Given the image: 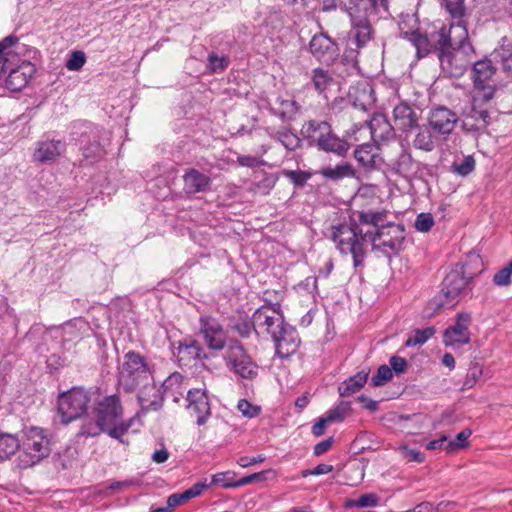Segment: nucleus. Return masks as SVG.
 Listing matches in <instances>:
<instances>
[{
  "label": "nucleus",
  "mask_w": 512,
  "mask_h": 512,
  "mask_svg": "<svg viewBox=\"0 0 512 512\" xmlns=\"http://www.w3.org/2000/svg\"><path fill=\"white\" fill-rule=\"evenodd\" d=\"M349 97L355 108L366 111L374 103L373 91L368 84H362L349 92Z\"/></svg>",
  "instance_id": "28"
},
{
  "label": "nucleus",
  "mask_w": 512,
  "mask_h": 512,
  "mask_svg": "<svg viewBox=\"0 0 512 512\" xmlns=\"http://www.w3.org/2000/svg\"><path fill=\"white\" fill-rule=\"evenodd\" d=\"M183 190L186 194H196L208 190L211 184L209 175L197 169H187L183 175Z\"/></svg>",
  "instance_id": "24"
},
{
  "label": "nucleus",
  "mask_w": 512,
  "mask_h": 512,
  "mask_svg": "<svg viewBox=\"0 0 512 512\" xmlns=\"http://www.w3.org/2000/svg\"><path fill=\"white\" fill-rule=\"evenodd\" d=\"M231 329L242 338H248L254 332L253 320L249 321L247 318L239 317L233 320Z\"/></svg>",
  "instance_id": "42"
},
{
  "label": "nucleus",
  "mask_w": 512,
  "mask_h": 512,
  "mask_svg": "<svg viewBox=\"0 0 512 512\" xmlns=\"http://www.w3.org/2000/svg\"><path fill=\"white\" fill-rule=\"evenodd\" d=\"M311 82L314 89L320 94L326 92L335 84V80L330 72L322 68L312 70Z\"/></svg>",
  "instance_id": "34"
},
{
  "label": "nucleus",
  "mask_w": 512,
  "mask_h": 512,
  "mask_svg": "<svg viewBox=\"0 0 512 512\" xmlns=\"http://www.w3.org/2000/svg\"><path fill=\"white\" fill-rule=\"evenodd\" d=\"M276 104L278 106L272 108V111L284 121L292 120L299 110L298 103L290 98L284 99L279 97Z\"/></svg>",
  "instance_id": "35"
},
{
  "label": "nucleus",
  "mask_w": 512,
  "mask_h": 512,
  "mask_svg": "<svg viewBox=\"0 0 512 512\" xmlns=\"http://www.w3.org/2000/svg\"><path fill=\"white\" fill-rule=\"evenodd\" d=\"M495 67L491 60L483 59L477 61L473 66V82L475 86L474 102L480 100L489 101L494 95V87L490 84L492 76L495 74Z\"/></svg>",
  "instance_id": "11"
},
{
  "label": "nucleus",
  "mask_w": 512,
  "mask_h": 512,
  "mask_svg": "<svg viewBox=\"0 0 512 512\" xmlns=\"http://www.w3.org/2000/svg\"><path fill=\"white\" fill-rule=\"evenodd\" d=\"M203 350L194 340L179 341L173 344V356L182 366H190L193 361L200 359Z\"/></svg>",
  "instance_id": "23"
},
{
  "label": "nucleus",
  "mask_w": 512,
  "mask_h": 512,
  "mask_svg": "<svg viewBox=\"0 0 512 512\" xmlns=\"http://www.w3.org/2000/svg\"><path fill=\"white\" fill-rule=\"evenodd\" d=\"M209 487V485L206 483V481H200L195 483L192 487L182 492V499L184 501H188L192 498H195L202 494L204 490H206Z\"/></svg>",
  "instance_id": "58"
},
{
  "label": "nucleus",
  "mask_w": 512,
  "mask_h": 512,
  "mask_svg": "<svg viewBox=\"0 0 512 512\" xmlns=\"http://www.w3.org/2000/svg\"><path fill=\"white\" fill-rule=\"evenodd\" d=\"M272 339L276 353L281 358L294 353L300 342L296 329L285 322L277 328L276 332H273Z\"/></svg>",
  "instance_id": "15"
},
{
  "label": "nucleus",
  "mask_w": 512,
  "mask_h": 512,
  "mask_svg": "<svg viewBox=\"0 0 512 512\" xmlns=\"http://www.w3.org/2000/svg\"><path fill=\"white\" fill-rule=\"evenodd\" d=\"M402 456L410 462L421 463L424 461V455L416 449H410L407 446H401L400 448Z\"/></svg>",
  "instance_id": "61"
},
{
  "label": "nucleus",
  "mask_w": 512,
  "mask_h": 512,
  "mask_svg": "<svg viewBox=\"0 0 512 512\" xmlns=\"http://www.w3.org/2000/svg\"><path fill=\"white\" fill-rule=\"evenodd\" d=\"M237 408L242 413V415L247 418H254L258 416L261 411L259 406L251 404L246 399L239 400Z\"/></svg>",
  "instance_id": "52"
},
{
  "label": "nucleus",
  "mask_w": 512,
  "mask_h": 512,
  "mask_svg": "<svg viewBox=\"0 0 512 512\" xmlns=\"http://www.w3.org/2000/svg\"><path fill=\"white\" fill-rule=\"evenodd\" d=\"M234 473L227 471V472H220L217 474H214L212 476V484L219 485L223 488H237V481H234Z\"/></svg>",
  "instance_id": "48"
},
{
  "label": "nucleus",
  "mask_w": 512,
  "mask_h": 512,
  "mask_svg": "<svg viewBox=\"0 0 512 512\" xmlns=\"http://www.w3.org/2000/svg\"><path fill=\"white\" fill-rule=\"evenodd\" d=\"M472 316L468 312L458 313L455 323L447 327L443 333V343L447 347H460L469 344L471 341L470 326Z\"/></svg>",
  "instance_id": "12"
},
{
  "label": "nucleus",
  "mask_w": 512,
  "mask_h": 512,
  "mask_svg": "<svg viewBox=\"0 0 512 512\" xmlns=\"http://www.w3.org/2000/svg\"><path fill=\"white\" fill-rule=\"evenodd\" d=\"M391 167L400 175L408 176L414 172L415 163L411 154L402 150L397 158L391 161Z\"/></svg>",
  "instance_id": "36"
},
{
  "label": "nucleus",
  "mask_w": 512,
  "mask_h": 512,
  "mask_svg": "<svg viewBox=\"0 0 512 512\" xmlns=\"http://www.w3.org/2000/svg\"><path fill=\"white\" fill-rule=\"evenodd\" d=\"M209 487V485L206 483V481H200L195 483L192 487L182 492V499L184 501H188L192 498H195L202 494L204 490H206Z\"/></svg>",
  "instance_id": "56"
},
{
  "label": "nucleus",
  "mask_w": 512,
  "mask_h": 512,
  "mask_svg": "<svg viewBox=\"0 0 512 512\" xmlns=\"http://www.w3.org/2000/svg\"><path fill=\"white\" fill-rule=\"evenodd\" d=\"M143 386L138 393V402L141 407L140 412L141 415L146 414L150 410H158L161 408L163 404V393L160 388H158L153 382L150 380L142 383Z\"/></svg>",
  "instance_id": "20"
},
{
  "label": "nucleus",
  "mask_w": 512,
  "mask_h": 512,
  "mask_svg": "<svg viewBox=\"0 0 512 512\" xmlns=\"http://www.w3.org/2000/svg\"><path fill=\"white\" fill-rule=\"evenodd\" d=\"M472 432L470 429H464L460 433L457 434L454 440H450L445 446V450L448 453L454 452L459 449L466 448L469 443L468 439L471 436Z\"/></svg>",
  "instance_id": "46"
},
{
  "label": "nucleus",
  "mask_w": 512,
  "mask_h": 512,
  "mask_svg": "<svg viewBox=\"0 0 512 512\" xmlns=\"http://www.w3.org/2000/svg\"><path fill=\"white\" fill-rule=\"evenodd\" d=\"M91 402V394L83 388H72L58 399V412L63 423L72 422L83 416Z\"/></svg>",
  "instance_id": "10"
},
{
  "label": "nucleus",
  "mask_w": 512,
  "mask_h": 512,
  "mask_svg": "<svg viewBox=\"0 0 512 512\" xmlns=\"http://www.w3.org/2000/svg\"><path fill=\"white\" fill-rule=\"evenodd\" d=\"M270 472L271 471H261V472L253 473L251 475L242 477L241 479H239L237 481V485H238V487H241V486L249 485L251 483L265 481V480H267L266 475Z\"/></svg>",
  "instance_id": "60"
},
{
  "label": "nucleus",
  "mask_w": 512,
  "mask_h": 512,
  "mask_svg": "<svg viewBox=\"0 0 512 512\" xmlns=\"http://www.w3.org/2000/svg\"><path fill=\"white\" fill-rule=\"evenodd\" d=\"M368 372L362 370L349 377L338 386V393L341 397H348L357 393L368 380Z\"/></svg>",
  "instance_id": "30"
},
{
  "label": "nucleus",
  "mask_w": 512,
  "mask_h": 512,
  "mask_svg": "<svg viewBox=\"0 0 512 512\" xmlns=\"http://www.w3.org/2000/svg\"><path fill=\"white\" fill-rule=\"evenodd\" d=\"M209 487V485L206 483V481H200L195 483L192 487L182 492V499L184 501H188L192 498H195L202 494L204 490H206Z\"/></svg>",
  "instance_id": "57"
},
{
  "label": "nucleus",
  "mask_w": 512,
  "mask_h": 512,
  "mask_svg": "<svg viewBox=\"0 0 512 512\" xmlns=\"http://www.w3.org/2000/svg\"><path fill=\"white\" fill-rule=\"evenodd\" d=\"M372 37L371 25L368 22H355L352 23V28L348 34V46L351 53L354 52V47L360 49L364 47Z\"/></svg>",
  "instance_id": "25"
},
{
  "label": "nucleus",
  "mask_w": 512,
  "mask_h": 512,
  "mask_svg": "<svg viewBox=\"0 0 512 512\" xmlns=\"http://www.w3.org/2000/svg\"><path fill=\"white\" fill-rule=\"evenodd\" d=\"M148 380H151V375L144 357L135 351L127 352L119 367V385L131 392Z\"/></svg>",
  "instance_id": "8"
},
{
  "label": "nucleus",
  "mask_w": 512,
  "mask_h": 512,
  "mask_svg": "<svg viewBox=\"0 0 512 512\" xmlns=\"http://www.w3.org/2000/svg\"><path fill=\"white\" fill-rule=\"evenodd\" d=\"M369 127L373 139H384L388 137L394 129V127L391 126L382 115L374 117L371 120Z\"/></svg>",
  "instance_id": "37"
},
{
  "label": "nucleus",
  "mask_w": 512,
  "mask_h": 512,
  "mask_svg": "<svg viewBox=\"0 0 512 512\" xmlns=\"http://www.w3.org/2000/svg\"><path fill=\"white\" fill-rule=\"evenodd\" d=\"M22 433L17 461L20 468L26 469L47 457L50 447L43 429L31 426L25 428Z\"/></svg>",
  "instance_id": "6"
},
{
  "label": "nucleus",
  "mask_w": 512,
  "mask_h": 512,
  "mask_svg": "<svg viewBox=\"0 0 512 512\" xmlns=\"http://www.w3.org/2000/svg\"><path fill=\"white\" fill-rule=\"evenodd\" d=\"M404 38L415 47L419 58H423L434 51L429 36L421 34L418 30L405 32Z\"/></svg>",
  "instance_id": "31"
},
{
  "label": "nucleus",
  "mask_w": 512,
  "mask_h": 512,
  "mask_svg": "<svg viewBox=\"0 0 512 512\" xmlns=\"http://www.w3.org/2000/svg\"><path fill=\"white\" fill-rule=\"evenodd\" d=\"M20 440L11 433L0 432V461L10 459L17 451L19 452Z\"/></svg>",
  "instance_id": "33"
},
{
  "label": "nucleus",
  "mask_w": 512,
  "mask_h": 512,
  "mask_svg": "<svg viewBox=\"0 0 512 512\" xmlns=\"http://www.w3.org/2000/svg\"><path fill=\"white\" fill-rule=\"evenodd\" d=\"M285 176L289 178L294 184L302 186L304 185L309 176L303 171L287 170L284 172Z\"/></svg>",
  "instance_id": "63"
},
{
  "label": "nucleus",
  "mask_w": 512,
  "mask_h": 512,
  "mask_svg": "<svg viewBox=\"0 0 512 512\" xmlns=\"http://www.w3.org/2000/svg\"><path fill=\"white\" fill-rule=\"evenodd\" d=\"M319 174L326 179L339 181L344 178H353L356 174L355 169L350 163H340L335 167H323Z\"/></svg>",
  "instance_id": "32"
},
{
  "label": "nucleus",
  "mask_w": 512,
  "mask_h": 512,
  "mask_svg": "<svg viewBox=\"0 0 512 512\" xmlns=\"http://www.w3.org/2000/svg\"><path fill=\"white\" fill-rule=\"evenodd\" d=\"M106 151L104 145L100 144L97 141H93L83 148V156L90 163L95 162L96 160L102 158L105 155Z\"/></svg>",
  "instance_id": "44"
},
{
  "label": "nucleus",
  "mask_w": 512,
  "mask_h": 512,
  "mask_svg": "<svg viewBox=\"0 0 512 512\" xmlns=\"http://www.w3.org/2000/svg\"><path fill=\"white\" fill-rule=\"evenodd\" d=\"M224 361L227 368L242 379L254 380L258 376V364L236 340L227 346Z\"/></svg>",
  "instance_id": "9"
},
{
  "label": "nucleus",
  "mask_w": 512,
  "mask_h": 512,
  "mask_svg": "<svg viewBox=\"0 0 512 512\" xmlns=\"http://www.w3.org/2000/svg\"><path fill=\"white\" fill-rule=\"evenodd\" d=\"M276 183V178L273 174H265L262 177V180L255 183V192L261 193L263 195L268 194L269 191L274 187Z\"/></svg>",
  "instance_id": "54"
},
{
  "label": "nucleus",
  "mask_w": 512,
  "mask_h": 512,
  "mask_svg": "<svg viewBox=\"0 0 512 512\" xmlns=\"http://www.w3.org/2000/svg\"><path fill=\"white\" fill-rule=\"evenodd\" d=\"M441 5L445 7L453 20L463 21L465 13L464 0H439Z\"/></svg>",
  "instance_id": "41"
},
{
  "label": "nucleus",
  "mask_w": 512,
  "mask_h": 512,
  "mask_svg": "<svg viewBox=\"0 0 512 512\" xmlns=\"http://www.w3.org/2000/svg\"><path fill=\"white\" fill-rule=\"evenodd\" d=\"M434 225V219L430 213H420L415 221V228L419 232H428Z\"/></svg>",
  "instance_id": "53"
},
{
  "label": "nucleus",
  "mask_w": 512,
  "mask_h": 512,
  "mask_svg": "<svg viewBox=\"0 0 512 512\" xmlns=\"http://www.w3.org/2000/svg\"><path fill=\"white\" fill-rule=\"evenodd\" d=\"M389 364L392 372L394 371L397 374L405 372L408 366L406 359L400 356H392Z\"/></svg>",
  "instance_id": "64"
},
{
  "label": "nucleus",
  "mask_w": 512,
  "mask_h": 512,
  "mask_svg": "<svg viewBox=\"0 0 512 512\" xmlns=\"http://www.w3.org/2000/svg\"><path fill=\"white\" fill-rule=\"evenodd\" d=\"M345 11L352 23L368 22V18L376 12L370 0H349L345 4Z\"/></svg>",
  "instance_id": "26"
},
{
  "label": "nucleus",
  "mask_w": 512,
  "mask_h": 512,
  "mask_svg": "<svg viewBox=\"0 0 512 512\" xmlns=\"http://www.w3.org/2000/svg\"><path fill=\"white\" fill-rule=\"evenodd\" d=\"M18 44L16 36H7L0 41V80L5 78L6 87L11 91H20L28 84L35 73V67L28 61H22L12 51Z\"/></svg>",
  "instance_id": "3"
},
{
  "label": "nucleus",
  "mask_w": 512,
  "mask_h": 512,
  "mask_svg": "<svg viewBox=\"0 0 512 512\" xmlns=\"http://www.w3.org/2000/svg\"><path fill=\"white\" fill-rule=\"evenodd\" d=\"M302 136L311 146L319 151L345 157L350 149V143L339 137L328 121L312 119L304 122L301 128Z\"/></svg>",
  "instance_id": "4"
},
{
  "label": "nucleus",
  "mask_w": 512,
  "mask_h": 512,
  "mask_svg": "<svg viewBox=\"0 0 512 512\" xmlns=\"http://www.w3.org/2000/svg\"><path fill=\"white\" fill-rule=\"evenodd\" d=\"M480 268L481 260L478 255L473 254L468 258L467 275L463 266L455 267L446 275L441 292L446 298L447 305H452L456 297L468 287L470 280L479 272Z\"/></svg>",
  "instance_id": "7"
},
{
  "label": "nucleus",
  "mask_w": 512,
  "mask_h": 512,
  "mask_svg": "<svg viewBox=\"0 0 512 512\" xmlns=\"http://www.w3.org/2000/svg\"><path fill=\"white\" fill-rule=\"evenodd\" d=\"M355 159L364 167L372 168L379 165L381 158L378 147L372 144H363L354 151Z\"/></svg>",
  "instance_id": "29"
},
{
  "label": "nucleus",
  "mask_w": 512,
  "mask_h": 512,
  "mask_svg": "<svg viewBox=\"0 0 512 512\" xmlns=\"http://www.w3.org/2000/svg\"><path fill=\"white\" fill-rule=\"evenodd\" d=\"M454 21L455 22H453L450 27H446L443 24L438 28L435 26V30L428 34L434 51H436L438 55L452 49V44H458V39H455L458 32H454L453 30L458 24L464 25V22L459 20Z\"/></svg>",
  "instance_id": "18"
},
{
  "label": "nucleus",
  "mask_w": 512,
  "mask_h": 512,
  "mask_svg": "<svg viewBox=\"0 0 512 512\" xmlns=\"http://www.w3.org/2000/svg\"><path fill=\"white\" fill-rule=\"evenodd\" d=\"M511 272L507 267L499 270L493 277V282L497 286H507L511 283Z\"/></svg>",
  "instance_id": "62"
},
{
  "label": "nucleus",
  "mask_w": 512,
  "mask_h": 512,
  "mask_svg": "<svg viewBox=\"0 0 512 512\" xmlns=\"http://www.w3.org/2000/svg\"><path fill=\"white\" fill-rule=\"evenodd\" d=\"M393 122L395 128L408 132L418 127V114L410 104L401 102L393 109Z\"/></svg>",
  "instance_id": "21"
},
{
  "label": "nucleus",
  "mask_w": 512,
  "mask_h": 512,
  "mask_svg": "<svg viewBox=\"0 0 512 512\" xmlns=\"http://www.w3.org/2000/svg\"><path fill=\"white\" fill-rule=\"evenodd\" d=\"M65 150L66 144L61 140H44L38 142L33 158L37 162L48 163L55 161Z\"/></svg>",
  "instance_id": "22"
},
{
  "label": "nucleus",
  "mask_w": 512,
  "mask_h": 512,
  "mask_svg": "<svg viewBox=\"0 0 512 512\" xmlns=\"http://www.w3.org/2000/svg\"><path fill=\"white\" fill-rule=\"evenodd\" d=\"M183 380L184 377L180 373H173L162 384L164 393L167 396H172L174 402H178L180 398L174 395L173 389L181 387Z\"/></svg>",
  "instance_id": "43"
},
{
  "label": "nucleus",
  "mask_w": 512,
  "mask_h": 512,
  "mask_svg": "<svg viewBox=\"0 0 512 512\" xmlns=\"http://www.w3.org/2000/svg\"><path fill=\"white\" fill-rule=\"evenodd\" d=\"M199 331L204 343L210 350L221 351L226 344V332L215 317L202 315L199 319Z\"/></svg>",
  "instance_id": "13"
},
{
  "label": "nucleus",
  "mask_w": 512,
  "mask_h": 512,
  "mask_svg": "<svg viewBox=\"0 0 512 512\" xmlns=\"http://www.w3.org/2000/svg\"><path fill=\"white\" fill-rule=\"evenodd\" d=\"M483 375V367L481 364L472 363L467 371L466 378L463 383V390L470 389L480 380Z\"/></svg>",
  "instance_id": "45"
},
{
  "label": "nucleus",
  "mask_w": 512,
  "mask_h": 512,
  "mask_svg": "<svg viewBox=\"0 0 512 512\" xmlns=\"http://www.w3.org/2000/svg\"><path fill=\"white\" fill-rule=\"evenodd\" d=\"M379 502V497L374 493H367L361 495L358 499L352 502V506L362 507H375Z\"/></svg>",
  "instance_id": "55"
},
{
  "label": "nucleus",
  "mask_w": 512,
  "mask_h": 512,
  "mask_svg": "<svg viewBox=\"0 0 512 512\" xmlns=\"http://www.w3.org/2000/svg\"><path fill=\"white\" fill-rule=\"evenodd\" d=\"M458 121L457 115L446 107H437L431 110L429 115V126L438 134H450Z\"/></svg>",
  "instance_id": "19"
},
{
  "label": "nucleus",
  "mask_w": 512,
  "mask_h": 512,
  "mask_svg": "<svg viewBox=\"0 0 512 512\" xmlns=\"http://www.w3.org/2000/svg\"><path fill=\"white\" fill-rule=\"evenodd\" d=\"M252 320L256 334L267 333L271 336L284 322L282 316L268 306L257 309L252 315Z\"/></svg>",
  "instance_id": "16"
},
{
  "label": "nucleus",
  "mask_w": 512,
  "mask_h": 512,
  "mask_svg": "<svg viewBox=\"0 0 512 512\" xmlns=\"http://www.w3.org/2000/svg\"><path fill=\"white\" fill-rule=\"evenodd\" d=\"M85 62V54L82 51H74L66 62V68L70 71H79Z\"/></svg>",
  "instance_id": "51"
},
{
  "label": "nucleus",
  "mask_w": 512,
  "mask_h": 512,
  "mask_svg": "<svg viewBox=\"0 0 512 512\" xmlns=\"http://www.w3.org/2000/svg\"><path fill=\"white\" fill-rule=\"evenodd\" d=\"M92 413L94 420L84 421L79 433L84 436L95 437L105 432L122 444H128L123 436L140 418V414L137 413L128 420H123V407L119 396L116 394L105 396L95 402Z\"/></svg>",
  "instance_id": "2"
},
{
  "label": "nucleus",
  "mask_w": 512,
  "mask_h": 512,
  "mask_svg": "<svg viewBox=\"0 0 512 512\" xmlns=\"http://www.w3.org/2000/svg\"><path fill=\"white\" fill-rule=\"evenodd\" d=\"M350 411L351 403L348 401H340L332 409L326 412L324 417L330 424L339 423L344 421V419L350 413Z\"/></svg>",
  "instance_id": "39"
},
{
  "label": "nucleus",
  "mask_w": 512,
  "mask_h": 512,
  "mask_svg": "<svg viewBox=\"0 0 512 512\" xmlns=\"http://www.w3.org/2000/svg\"><path fill=\"white\" fill-rule=\"evenodd\" d=\"M392 377V369L387 365H381L377 373L372 377L371 384L375 387H381L388 383Z\"/></svg>",
  "instance_id": "49"
},
{
  "label": "nucleus",
  "mask_w": 512,
  "mask_h": 512,
  "mask_svg": "<svg viewBox=\"0 0 512 512\" xmlns=\"http://www.w3.org/2000/svg\"><path fill=\"white\" fill-rule=\"evenodd\" d=\"M186 408L191 415L196 416V423L204 425L211 415L210 402L207 391L202 388H192L187 392Z\"/></svg>",
  "instance_id": "14"
},
{
  "label": "nucleus",
  "mask_w": 512,
  "mask_h": 512,
  "mask_svg": "<svg viewBox=\"0 0 512 512\" xmlns=\"http://www.w3.org/2000/svg\"><path fill=\"white\" fill-rule=\"evenodd\" d=\"M383 220V213L367 211L359 214V224L333 227V242L342 254L352 255L355 268L363 264L368 243H371L373 250L386 257L395 256L401 251L404 229L395 224L380 226Z\"/></svg>",
  "instance_id": "1"
},
{
  "label": "nucleus",
  "mask_w": 512,
  "mask_h": 512,
  "mask_svg": "<svg viewBox=\"0 0 512 512\" xmlns=\"http://www.w3.org/2000/svg\"><path fill=\"white\" fill-rule=\"evenodd\" d=\"M453 171L460 176H467L475 169V160L473 156H466L461 162L454 163Z\"/></svg>",
  "instance_id": "50"
},
{
  "label": "nucleus",
  "mask_w": 512,
  "mask_h": 512,
  "mask_svg": "<svg viewBox=\"0 0 512 512\" xmlns=\"http://www.w3.org/2000/svg\"><path fill=\"white\" fill-rule=\"evenodd\" d=\"M435 334L434 327H426L424 329H415L407 338L405 346L414 347L425 344Z\"/></svg>",
  "instance_id": "40"
},
{
  "label": "nucleus",
  "mask_w": 512,
  "mask_h": 512,
  "mask_svg": "<svg viewBox=\"0 0 512 512\" xmlns=\"http://www.w3.org/2000/svg\"><path fill=\"white\" fill-rule=\"evenodd\" d=\"M458 32L455 39H458L457 48H452L446 53L439 54V61L442 71L450 77H460L467 70L470 64V56L474 53L473 46L468 41V31L465 25L458 24L454 27Z\"/></svg>",
  "instance_id": "5"
},
{
  "label": "nucleus",
  "mask_w": 512,
  "mask_h": 512,
  "mask_svg": "<svg viewBox=\"0 0 512 512\" xmlns=\"http://www.w3.org/2000/svg\"><path fill=\"white\" fill-rule=\"evenodd\" d=\"M309 50L318 61L325 64L332 63L338 56L336 43L324 33H318L312 37Z\"/></svg>",
  "instance_id": "17"
},
{
  "label": "nucleus",
  "mask_w": 512,
  "mask_h": 512,
  "mask_svg": "<svg viewBox=\"0 0 512 512\" xmlns=\"http://www.w3.org/2000/svg\"><path fill=\"white\" fill-rule=\"evenodd\" d=\"M417 128L418 131L413 140L414 147L427 152L432 151L435 147V142L429 127L422 126Z\"/></svg>",
  "instance_id": "38"
},
{
  "label": "nucleus",
  "mask_w": 512,
  "mask_h": 512,
  "mask_svg": "<svg viewBox=\"0 0 512 512\" xmlns=\"http://www.w3.org/2000/svg\"><path fill=\"white\" fill-rule=\"evenodd\" d=\"M276 138L289 150H293L298 142V138L288 131L277 132Z\"/></svg>",
  "instance_id": "59"
},
{
  "label": "nucleus",
  "mask_w": 512,
  "mask_h": 512,
  "mask_svg": "<svg viewBox=\"0 0 512 512\" xmlns=\"http://www.w3.org/2000/svg\"><path fill=\"white\" fill-rule=\"evenodd\" d=\"M492 56L495 62L501 65L503 71L512 77V41L506 36L502 37Z\"/></svg>",
  "instance_id": "27"
},
{
  "label": "nucleus",
  "mask_w": 512,
  "mask_h": 512,
  "mask_svg": "<svg viewBox=\"0 0 512 512\" xmlns=\"http://www.w3.org/2000/svg\"><path fill=\"white\" fill-rule=\"evenodd\" d=\"M229 64V60L225 56H219L216 53H210L208 56L207 68L212 73L223 72Z\"/></svg>",
  "instance_id": "47"
}]
</instances>
